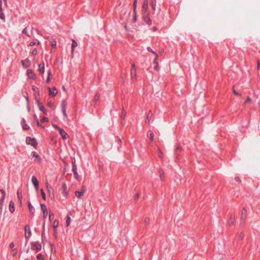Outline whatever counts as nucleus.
<instances>
[{"label": "nucleus", "mask_w": 260, "mask_h": 260, "mask_svg": "<svg viewBox=\"0 0 260 260\" xmlns=\"http://www.w3.org/2000/svg\"><path fill=\"white\" fill-rule=\"evenodd\" d=\"M58 131L59 133V134L62 138L63 140H65L67 138V133L64 131L63 129L61 128H58Z\"/></svg>", "instance_id": "12"}, {"label": "nucleus", "mask_w": 260, "mask_h": 260, "mask_svg": "<svg viewBox=\"0 0 260 260\" xmlns=\"http://www.w3.org/2000/svg\"><path fill=\"white\" fill-rule=\"evenodd\" d=\"M61 188L64 193V195L66 196L67 194V185L66 184H63L62 185V186H61Z\"/></svg>", "instance_id": "31"}, {"label": "nucleus", "mask_w": 260, "mask_h": 260, "mask_svg": "<svg viewBox=\"0 0 260 260\" xmlns=\"http://www.w3.org/2000/svg\"><path fill=\"white\" fill-rule=\"evenodd\" d=\"M46 185L47 189V191L49 194V197H50L51 199H54V193H53V190L51 187L49 185L48 183L47 182H46Z\"/></svg>", "instance_id": "2"}, {"label": "nucleus", "mask_w": 260, "mask_h": 260, "mask_svg": "<svg viewBox=\"0 0 260 260\" xmlns=\"http://www.w3.org/2000/svg\"><path fill=\"white\" fill-rule=\"evenodd\" d=\"M9 210L11 213H13L15 211V204L11 201L9 203Z\"/></svg>", "instance_id": "18"}, {"label": "nucleus", "mask_w": 260, "mask_h": 260, "mask_svg": "<svg viewBox=\"0 0 260 260\" xmlns=\"http://www.w3.org/2000/svg\"><path fill=\"white\" fill-rule=\"evenodd\" d=\"M17 194L18 198L19 200L20 204V205H22L21 200H22V197L21 192L19 190H18L17 192Z\"/></svg>", "instance_id": "28"}, {"label": "nucleus", "mask_w": 260, "mask_h": 260, "mask_svg": "<svg viewBox=\"0 0 260 260\" xmlns=\"http://www.w3.org/2000/svg\"><path fill=\"white\" fill-rule=\"evenodd\" d=\"M51 47L54 48L56 47V42L55 40H53L51 41Z\"/></svg>", "instance_id": "47"}, {"label": "nucleus", "mask_w": 260, "mask_h": 260, "mask_svg": "<svg viewBox=\"0 0 260 260\" xmlns=\"http://www.w3.org/2000/svg\"><path fill=\"white\" fill-rule=\"evenodd\" d=\"M260 69V60H257V70H258Z\"/></svg>", "instance_id": "58"}, {"label": "nucleus", "mask_w": 260, "mask_h": 260, "mask_svg": "<svg viewBox=\"0 0 260 260\" xmlns=\"http://www.w3.org/2000/svg\"><path fill=\"white\" fill-rule=\"evenodd\" d=\"M100 96V94L96 93L94 97L93 102L94 103H96L97 101L99 100Z\"/></svg>", "instance_id": "36"}, {"label": "nucleus", "mask_w": 260, "mask_h": 260, "mask_svg": "<svg viewBox=\"0 0 260 260\" xmlns=\"http://www.w3.org/2000/svg\"><path fill=\"white\" fill-rule=\"evenodd\" d=\"M147 49L148 51L151 52L153 55H155V57H156V59H157L158 55L155 52L153 51V50L150 47H148Z\"/></svg>", "instance_id": "27"}, {"label": "nucleus", "mask_w": 260, "mask_h": 260, "mask_svg": "<svg viewBox=\"0 0 260 260\" xmlns=\"http://www.w3.org/2000/svg\"><path fill=\"white\" fill-rule=\"evenodd\" d=\"M27 74L28 77L32 80H36V75L31 70H27Z\"/></svg>", "instance_id": "6"}, {"label": "nucleus", "mask_w": 260, "mask_h": 260, "mask_svg": "<svg viewBox=\"0 0 260 260\" xmlns=\"http://www.w3.org/2000/svg\"><path fill=\"white\" fill-rule=\"evenodd\" d=\"M25 230V237L26 238L29 237L31 235V231L29 225H26L24 228Z\"/></svg>", "instance_id": "7"}, {"label": "nucleus", "mask_w": 260, "mask_h": 260, "mask_svg": "<svg viewBox=\"0 0 260 260\" xmlns=\"http://www.w3.org/2000/svg\"><path fill=\"white\" fill-rule=\"evenodd\" d=\"M34 246L36 247V249L37 251H40L41 249L42 248V245H33Z\"/></svg>", "instance_id": "48"}, {"label": "nucleus", "mask_w": 260, "mask_h": 260, "mask_svg": "<svg viewBox=\"0 0 260 260\" xmlns=\"http://www.w3.org/2000/svg\"><path fill=\"white\" fill-rule=\"evenodd\" d=\"M131 75L132 79H136L137 75L136 70H131Z\"/></svg>", "instance_id": "25"}, {"label": "nucleus", "mask_w": 260, "mask_h": 260, "mask_svg": "<svg viewBox=\"0 0 260 260\" xmlns=\"http://www.w3.org/2000/svg\"><path fill=\"white\" fill-rule=\"evenodd\" d=\"M31 181L34 186L36 188V189L38 188L39 187V181L36 178L35 176H32L31 178Z\"/></svg>", "instance_id": "14"}, {"label": "nucleus", "mask_w": 260, "mask_h": 260, "mask_svg": "<svg viewBox=\"0 0 260 260\" xmlns=\"http://www.w3.org/2000/svg\"><path fill=\"white\" fill-rule=\"evenodd\" d=\"M14 246H15V245H10V248H11L12 250H11V253H12V255L13 256H15L17 255V252H18V250L17 248H14Z\"/></svg>", "instance_id": "16"}, {"label": "nucleus", "mask_w": 260, "mask_h": 260, "mask_svg": "<svg viewBox=\"0 0 260 260\" xmlns=\"http://www.w3.org/2000/svg\"><path fill=\"white\" fill-rule=\"evenodd\" d=\"M0 192H1L3 194V196L2 197H5V196H6V193H5V191L4 189H0Z\"/></svg>", "instance_id": "60"}, {"label": "nucleus", "mask_w": 260, "mask_h": 260, "mask_svg": "<svg viewBox=\"0 0 260 260\" xmlns=\"http://www.w3.org/2000/svg\"><path fill=\"white\" fill-rule=\"evenodd\" d=\"M61 110H62V113L64 115V116H65L66 118H67V113H66V102L64 101H63L62 102H61Z\"/></svg>", "instance_id": "10"}, {"label": "nucleus", "mask_w": 260, "mask_h": 260, "mask_svg": "<svg viewBox=\"0 0 260 260\" xmlns=\"http://www.w3.org/2000/svg\"><path fill=\"white\" fill-rule=\"evenodd\" d=\"M157 59H156V57H155V59L154 60V63L155 64V67H154V70L156 71H158L159 67H158V63L157 61Z\"/></svg>", "instance_id": "30"}, {"label": "nucleus", "mask_w": 260, "mask_h": 260, "mask_svg": "<svg viewBox=\"0 0 260 260\" xmlns=\"http://www.w3.org/2000/svg\"><path fill=\"white\" fill-rule=\"evenodd\" d=\"M0 19L5 21V15L3 13L2 6H0Z\"/></svg>", "instance_id": "26"}, {"label": "nucleus", "mask_w": 260, "mask_h": 260, "mask_svg": "<svg viewBox=\"0 0 260 260\" xmlns=\"http://www.w3.org/2000/svg\"><path fill=\"white\" fill-rule=\"evenodd\" d=\"M54 215L52 212H49V219L51 220L53 218Z\"/></svg>", "instance_id": "50"}, {"label": "nucleus", "mask_w": 260, "mask_h": 260, "mask_svg": "<svg viewBox=\"0 0 260 260\" xmlns=\"http://www.w3.org/2000/svg\"><path fill=\"white\" fill-rule=\"evenodd\" d=\"M150 218L149 217H145L144 219V223L145 225H147L149 224Z\"/></svg>", "instance_id": "34"}, {"label": "nucleus", "mask_w": 260, "mask_h": 260, "mask_svg": "<svg viewBox=\"0 0 260 260\" xmlns=\"http://www.w3.org/2000/svg\"><path fill=\"white\" fill-rule=\"evenodd\" d=\"M22 33L26 35L28 37H30V36L28 34L27 32V27H25L23 30H22Z\"/></svg>", "instance_id": "42"}, {"label": "nucleus", "mask_w": 260, "mask_h": 260, "mask_svg": "<svg viewBox=\"0 0 260 260\" xmlns=\"http://www.w3.org/2000/svg\"><path fill=\"white\" fill-rule=\"evenodd\" d=\"M158 171H159V175H160V177L161 178V180L162 181H163L164 180V177L163 176H164V172H163V171H162V170L161 169H159Z\"/></svg>", "instance_id": "35"}, {"label": "nucleus", "mask_w": 260, "mask_h": 260, "mask_svg": "<svg viewBox=\"0 0 260 260\" xmlns=\"http://www.w3.org/2000/svg\"><path fill=\"white\" fill-rule=\"evenodd\" d=\"M41 210L43 213V218H45L47 214V210L46 205L44 204H41Z\"/></svg>", "instance_id": "9"}, {"label": "nucleus", "mask_w": 260, "mask_h": 260, "mask_svg": "<svg viewBox=\"0 0 260 260\" xmlns=\"http://www.w3.org/2000/svg\"><path fill=\"white\" fill-rule=\"evenodd\" d=\"M125 116H126V112H125V110L124 109V108H123L122 111V113L121 115V118L122 120H124Z\"/></svg>", "instance_id": "33"}, {"label": "nucleus", "mask_w": 260, "mask_h": 260, "mask_svg": "<svg viewBox=\"0 0 260 260\" xmlns=\"http://www.w3.org/2000/svg\"><path fill=\"white\" fill-rule=\"evenodd\" d=\"M47 106L50 107V108H54V105L50 101V102H49L48 103H47Z\"/></svg>", "instance_id": "53"}, {"label": "nucleus", "mask_w": 260, "mask_h": 260, "mask_svg": "<svg viewBox=\"0 0 260 260\" xmlns=\"http://www.w3.org/2000/svg\"><path fill=\"white\" fill-rule=\"evenodd\" d=\"M145 21L146 23L149 25H150L152 23L151 20L149 17H146L145 19Z\"/></svg>", "instance_id": "37"}, {"label": "nucleus", "mask_w": 260, "mask_h": 260, "mask_svg": "<svg viewBox=\"0 0 260 260\" xmlns=\"http://www.w3.org/2000/svg\"><path fill=\"white\" fill-rule=\"evenodd\" d=\"M47 73H48V77H47V80H46V82L47 83H48L49 82V81H50V77L51 76V73L50 70H48Z\"/></svg>", "instance_id": "40"}, {"label": "nucleus", "mask_w": 260, "mask_h": 260, "mask_svg": "<svg viewBox=\"0 0 260 260\" xmlns=\"http://www.w3.org/2000/svg\"><path fill=\"white\" fill-rule=\"evenodd\" d=\"M40 44V42L39 41H38V42H36V41H32L31 42H30L29 45L30 46H32L35 45H39Z\"/></svg>", "instance_id": "41"}, {"label": "nucleus", "mask_w": 260, "mask_h": 260, "mask_svg": "<svg viewBox=\"0 0 260 260\" xmlns=\"http://www.w3.org/2000/svg\"><path fill=\"white\" fill-rule=\"evenodd\" d=\"M31 154L33 157H36V158L38 159V160H37L38 162L40 163L41 162V158L40 157L39 155L37 152H36L35 151H33V152H32Z\"/></svg>", "instance_id": "21"}, {"label": "nucleus", "mask_w": 260, "mask_h": 260, "mask_svg": "<svg viewBox=\"0 0 260 260\" xmlns=\"http://www.w3.org/2000/svg\"><path fill=\"white\" fill-rule=\"evenodd\" d=\"M243 237H244V234L242 233H241L239 235V238L242 239H243Z\"/></svg>", "instance_id": "64"}, {"label": "nucleus", "mask_w": 260, "mask_h": 260, "mask_svg": "<svg viewBox=\"0 0 260 260\" xmlns=\"http://www.w3.org/2000/svg\"><path fill=\"white\" fill-rule=\"evenodd\" d=\"M139 196H140V193L138 192V193L136 194V196H135V200H137L139 198Z\"/></svg>", "instance_id": "61"}, {"label": "nucleus", "mask_w": 260, "mask_h": 260, "mask_svg": "<svg viewBox=\"0 0 260 260\" xmlns=\"http://www.w3.org/2000/svg\"><path fill=\"white\" fill-rule=\"evenodd\" d=\"M133 7H137V0H134L133 3Z\"/></svg>", "instance_id": "63"}, {"label": "nucleus", "mask_w": 260, "mask_h": 260, "mask_svg": "<svg viewBox=\"0 0 260 260\" xmlns=\"http://www.w3.org/2000/svg\"><path fill=\"white\" fill-rule=\"evenodd\" d=\"M235 218V215L234 214H231L230 215L229 223L230 225H232L234 224Z\"/></svg>", "instance_id": "19"}, {"label": "nucleus", "mask_w": 260, "mask_h": 260, "mask_svg": "<svg viewBox=\"0 0 260 260\" xmlns=\"http://www.w3.org/2000/svg\"><path fill=\"white\" fill-rule=\"evenodd\" d=\"M26 143L28 145H30L33 146L35 149L37 148V146L38 144L37 141L36 139L34 138H31L29 137H27L26 138Z\"/></svg>", "instance_id": "1"}, {"label": "nucleus", "mask_w": 260, "mask_h": 260, "mask_svg": "<svg viewBox=\"0 0 260 260\" xmlns=\"http://www.w3.org/2000/svg\"><path fill=\"white\" fill-rule=\"evenodd\" d=\"M157 152H158V155L159 157L160 158H162L163 154H162V153L161 151V150L159 149H158Z\"/></svg>", "instance_id": "51"}, {"label": "nucleus", "mask_w": 260, "mask_h": 260, "mask_svg": "<svg viewBox=\"0 0 260 260\" xmlns=\"http://www.w3.org/2000/svg\"><path fill=\"white\" fill-rule=\"evenodd\" d=\"M48 119L46 117H43L41 119V122H48Z\"/></svg>", "instance_id": "49"}, {"label": "nucleus", "mask_w": 260, "mask_h": 260, "mask_svg": "<svg viewBox=\"0 0 260 260\" xmlns=\"http://www.w3.org/2000/svg\"><path fill=\"white\" fill-rule=\"evenodd\" d=\"M70 222H71V218L70 216H68L67 217V219H66V221L67 226H69L70 225Z\"/></svg>", "instance_id": "38"}, {"label": "nucleus", "mask_w": 260, "mask_h": 260, "mask_svg": "<svg viewBox=\"0 0 260 260\" xmlns=\"http://www.w3.org/2000/svg\"><path fill=\"white\" fill-rule=\"evenodd\" d=\"M5 198V197H2L0 199V205H1V206H2V205H3V204L4 202Z\"/></svg>", "instance_id": "56"}, {"label": "nucleus", "mask_w": 260, "mask_h": 260, "mask_svg": "<svg viewBox=\"0 0 260 260\" xmlns=\"http://www.w3.org/2000/svg\"><path fill=\"white\" fill-rule=\"evenodd\" d=\"M132 21L133 22H136L137 21V14L134 15Z\"/></svg>", "instance_id": "57"}, {"label": "nucleus", "mask_w": 260, "mask_h": 260, "mask_svg": "<svg viewBox=\"0 0 260 260\" xmlns=\"http://www.w3.org/2000/svg\"><path fill=\"white\" fill-rule=\"evenodd\" d=\"M85 192V187L84 186H83L81 187V191H76L75 193V196L78 198H81L82 196L84 194V193Z\"/></svg>", "instance_id": "3"}, {"label": "nucleus", "mask_w": 260, "mask_h": 260, "mask_svg": "<svg viewBox=\"0 0 260 260\" xmlns=\"http://www.w3.org/2000/svg\"><path fill=\"white\" fill-rule=\"evenodd\" d=\"M58 225V221L56 219L54 220L53 221V227L54 229H55Z\"/></svg>", "instance_id": "43"}, {"label": "nucleus", "mask_w": 260, "mask_h": 260, "mask_svg": "<svg viewBox=\"0 0 260 260\" xmlns=\"http://www.w3.org/2000/svg\"><path fill=\"white\" fill-rule=\"evenodd\" d=\"M22 127L23 129L24 130H28L29 129V126L26 123V121L24 119H23Z\"/></svg>", "instance_id": "23"}, {"label": "nucleus", "mask_w": 260, "mask_h": 260, "mask_svg": "<svg viewBox=\"0 0 260 260\" xmlns=\"http://www.w3.org/2000/svg\"><path fill=\"white\" fill-rule=\"evenodd\" d=\"M34 117H35V119H36V121H37V125H38V126H40V127H42L44 128V127L43 126H42V124H41L40 123V122H39V120H38V119L36 115H34Z\"/></svg>", "instance_id": "44"}, {"label": "nucleus", "mask_w": 260, "mask_h": 260, "mask_svg": "<svg viewBox=\"0 0 260 260\" xmlns=\"http://www.w3.org/2000/svg\"><path fill=\"white\" fill-rule=\"evenodd\" d=\"M247 214V209L245 207H244L242 208V211H241V220H245Z\"/></svg>", "instance_id": "5"}, {"label": "nucleus", "mask_w": 260, "mask_h": 260, "mask_svg": "<svg viewBox=\"0 0 260 260\" xmlns=\"http://www.w3.org/2000/svg\"><path fill=\"white\" fill-rule=\"evenodd\" d=\"M148 0H144L143 4V10L142 11L144 13H146L148 10Z\"/></svg>", "instance_id": "13"}, {"label": "nucleus", "mask_w": 260, "mask_h": 260, "mask_svg": "<svg viewBox=\"0 0 260 260\" xmlns=\"http://www.w3.org/2000/svg\"><path fill=\"white\" fill-rule=\"evenodd\" d=\"M235 180L238 182H241V180L239 177H236L235 178Z\"/></svg>", "instance_id": "62"}, {"label": "nucleus", "mask_w": 260, "mask_h": 260, "mask_svg": "<svg viewBox=\"0 0 260 260\" xmlns=\"http://www.w3.org/2000/svg\"><path fill=\"white\" fill-rule=\"evenodd\" d=\"M154 137V135L153 132H150V140L151 142H152L153 141Z\"/></svg>", "instance_id": "45"}, {"label": "nucleus", "mask_w": 260, "mask_h": 260, "mask_svg": "<svg viewBox=\"0 0 260 260\" xmlns=\"http://www.w3.org/2000/svg\"><path fill=\"white\" fill-rule=\"evenodd\" d=\"M41 193L44 200H46V195L43 189H41Z\"/></svg>", "instance_id": "46"}, {"label": "nucleus", "mask_w": 260, "mask_h": 260, "mask_svg": "<svg viewBox=\"0 0 260 260\" xmlns=\"http://www.w3.org/2000/svg\"><path fill=\"white\" fill-rule=\"evenodd\" d=\"M233 92L234 93V94L235 95H237V96H239V95H240V94L237 92L235 90L233 89Z\"/></svg>", "instance_id": "59"}, {"label": "nucleus", "mask_w": 260, "mask_h": 260, "mask_svg": "<svg viewBox=\"0 0 260 260\" xmlns=\"http://www.w3.org/2000/svg\"><path fill=\"white\" fill-rule=\"evenodd\" d=\"M48 89L49 92V95L50 96H55L57 94V90L55 87L53 88L52 89L50 87H48Z\"/></svg>", "instance_id": "8"}, {"label": "nucleus", "mask_w": 260, "mask_h": 260, "mask_svg": "<svg viewBox=\"0 0 260 260\" xmlns=\"http://www.w3.org/2000/svg\"><path fill=\"white\" fill-rule=\"evenodd\" d=\"M152 117V112L151 110H150L147 114V121L148 123H150V120L151 119Z\"/></svg>", "instance_id": "24"}, {"label": "nucleus", "mask_w": 260, "mask_h": 260, "mask_svg": "<svg viewBox=\"0 0 260 260\" xmlns=\"http://www.w3.org/2000/svg\"><path fill=\"white\" fill-rule=\"evenodd\" d=\"M37 259L38 260H44V257L41 253H40L37 256Z\"/></svg>", "instance_id": "39"}, {"label": "nucleus", "mask_w": 260, "mask_h": 260, "mask_svg": "<svg viewBox=\"0 0 260 260\" xmlns=\"http://www.w3.org/2000/svg\"><path fill=\"white\" fill-rule=\"evenodd\" d=\"M72 51H71V53H72V57H73L75 48V47H76L78 46V43L74 39H72Z\"/></svg>", "instance_id": "15"}, {"label": "nucleus", "mask_w": 260, "mask_h": 260, "mask_svg": "<svg viewBox=\"0 0 260 260\" xmlns=\"http://www.w3.org/2000/svg\"><path fill=\"white\" fill-rule=\"evenodd\" d=\"M74 173V178H75L76 180H79V175L78 174L77 172H74V173Z\"/></svg>", "instance_id": "52"}, {"label": "nucleus", "mask_w": 260, "mask_h": 260, "mask_svg": "<svg viewBox=\"0 0 260 260\" xmlns=\"http://www.w3.org/2000/svg\"><path fill=\"white\" fill-rule=\"evenodd\" d=\"M251 98H249V97H247L246 100V101H245V104H249V103H251Z\"/></svg>", "instance_id": "55"}, {"label": "nucleus", "mask_w": 260, "mask_h": 260, "mask_svg": "<svg viewBox=\"0 0 260 260\" xmlns=\"http://www.w3.org/2000/svg\"><path fill=\"white\" fill-rule=\"evenodd\" d=\"M37 49L36 48L34 49L31 52V54L32 55H36L37 54Z\"/></svg>", "instance_id": "54"}, {"label": "nucleus", "mask_w": 260, "mask_h": 260, "mask_svg": "<svg viewBox=\"0 0 260 260\" xmlns=\"http://www.w3.org/2000/svg\"><path fill=\"white\" fill-rule=\"evenodd\" d=\"M72 170H73V173L77 172V167H76V165L75 164V160L74 161H72Z\"/></svg>", "instance_id": "32"}, {"label": "nucleus", "mask_w": 260, "mask_h": 260, "mask_svg": "<svg viewBox=\"0 0 260 260\" xmlns=\"http://www.w3.org/2000/svg\"><path fill=\"white\" fill-rule=\"evenodd\" d=\"M32 89L34 92V95H35L36 100H37L38 99H37V97L39 95V91L38 88L35 86H32Z\"/></svg>", "instance_id": "20"}, {"label": "nucleus", "mask_w": 260, "mask_h": 260, "mask_svg": "<svg viewBox=\"0 0 260 260\" xmlns=\"http://www.w3.org/2000/svg\"><path fill=\"white\" fill-rule=\"evenodd\" d=\"M21 62L22 66L26 68L28 67L30 65V62L28 59L22 60Z\"/></svg>", "instance_id": "17"}, {"label": "nucleus", "mask_w": 260, "mask_h": 260, "mask_svg": "<svg viewBox=\"0 0 260 260\" xmlns=\"http://www.w3.org/2000/svg\"><path fill=\"white\" fill-rule=\"evenodd\" d=\"M37 105L39 107V108L40 109V110L42 112H43V113L47 115V110H46L45 109V108L42 105V104L40 102V100L39 99H37Z\"/></svg>", "instance_id": "4"}, {"label": "nucleus", "mask_w": 260, "mask_h": 260, "mask_svg": "<svg viewBox=\"0 0 260 260\" xmlns=\"http://www.w3.org/2000/svg\"><path fill=\"white\" fill-rule=\"evenodd\" d=\"M38 70L40 74H43L45 72V63L44 62H42L39 64Z\"/></svg>", "instance_id": "11"}, {"label": "nucleus", "mask_w": 260, "mask_h": 260, "mask_svg": "<svg viewBox=\"0 0 260 260\" xmlns=\"http://www.w3.org/2000/svg\"><path fill=\"white\" fill-rule=\"evenodd\" d=\"M156 0H151V7L153 10L155 11L156 9Z\"/></svg>", "instance_id": "29"}, {"label": "nucleus", "mask_w": 260, "mask_h": 260, "mask_svg": "<svg viewBox=\"0 0 260 260\" xmlns=\"http://www.w3.org/2000/svg\"><path fill=\"white\" fill-rule=\"evenodd\" d=\"M28 209H29V212H30V213L32 215H34V211H35V209H34L33 206L31 204L30 202H28Z\"/></svg>", "instance_id": "22"}]
</instances>
